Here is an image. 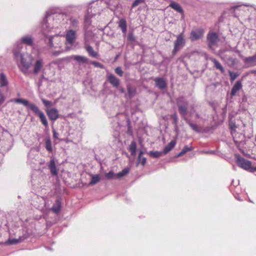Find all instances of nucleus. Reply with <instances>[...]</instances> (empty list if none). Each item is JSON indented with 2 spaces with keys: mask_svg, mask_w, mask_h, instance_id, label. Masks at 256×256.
I'll return each mask as SVG.
<instances>
[{
  "mask_svg": "<svg viewBox=\"0 0 256 256\" xmlns=\"http://www.w3.org/2000/svg\"><path fill=\"white\" fill-rule=\"evenodd\" d=\"M20 48H16L14 50V58L16 60L18 66L20 70L24 74L30 73V70L32 66L34 58L29 54H21L20 50Z\"/></svg>",
  "mask_w": 256,
  "mask_h": 256,
  "instance_id": "nucleus-1",
  "label": "nucleus"
},
{
  "mask_svg": "<svg viewBox=\"0 0 256 256\" xmlns=\"http://www.w3.org/2000/svg\"><path fill=\"white\" fill-rule=\"evenodd\" d=\"M185 43L184 32H182L176 36V40L174 42V48L172 52V54L174 55L178 51L182 48L184 46Z\"/></svg>",
  "mask_w": 256,
  "mask_h": 256,
  "instance_id": "nucleus-2",
  "label": "nucleus"
},
{
  "mask_svg": "<svg viewBox=\"0 0 256 256\" xmlns=\"http://www.w3.org/2000/svg\"><path fill=\"white\" fill-rule=\"evenodd\" d=\"M32 110L40 118L42 124L45 126H48V122L46 118L44 113L40 110L36 106H32Z\"/></svg>",
  "mask_w": 256,
  "mask_h": 256,
  "instance_id": "nucleus-3",
  "label": "nucleus"
},
{
  "mask_svg": "<svg viewBox=\"0 0 256 256\" xmlns=\"http://www.w3.org/2000/svg\"><path fill=\"white\" fill-rule=\"evenodd\" d=\"M48 44L50 48H60L62 45L60 38L58 36H50Z\"/></svg>",
  "mask_w": 256,
  "mask_h": 256,
  "instance_id": "nucleus-4",
  "label": "nucleus"
},
{
  "mask_svg": "<svg viewBox=\"0 0 256 256\" xmlns=\"http://www.w3.org/2000/svg\"><path fill=\"white\" fill-rule=\"evenodd\" d=\"M177 103L180 112L183 116L184 120H185V118H186V115L187 113L188 103L186 101L184 100L182 98L178 99Z\"/></svg>",
  "mask_w": 256,
  "mask_h": 256,
  "instance_id": "nucleus-5",
  "label": "nucleus"
},
{
  "mask_svg": "<svg viewBox=\"0 0 256 256\" xmlns=\"http://www.w3.org/2000/svg\"><path fill=\"white\" fill-rule=\"evenodd\" d=\"M76 38V32L74 30H70L68 31L66 35L67 50H69L71 48V46L74 42Z\"/></svg>",
  "mask_w": 256,
  "mask_h": 256,
  "instance_id": "nucleus-6",
  "label": "nucleus"
},
{
  "mask_svg": "<svg viewBox=\"0 0 256 256\" xmlns=\"http://www.w3.org/2000/svg\"><path fill=\"white\" fill-rule=\"evenodd\" d=\"M236 163L242 168L248 170L251 168V162L239 156H236Z\"/></svg>",
  "mask_w": 256,
  "mask_h": 256,
  "instance_id": "nucleus-7",
  "label": "nucleus"
},
{
  "mask_svg": "<svg viewBox=\"0 0 256 256\" xmlns=\"http://www.w3.org/2000/svg\"><path fill=\"white\" fill-rule=\"evenodd\" d=\"M45 110L50 120H52L54 121L60 117L58 111L56 108H47Z\"/></svg>",
  "mask_w": 256,
  "mask_h": 256,
  "instance_id": "nucleus-8",
  "label": "nucleus"
},
{
  "mask_svg": "<svg viewBox=\"0 0 256 256\" xmlns=\"http://www.w3.org/2000/svg\"><path fill=\"white\" fill-rule=\"evenodd\" d=\"M44 62L42 58L37 59L34 65L33 72L38 74L44 70Z\"/></svg>",
  "mask_w": 256,
  "mask_h": 256,
  "instance_id": "nucleus-9",
  "label": "nucleus"
},
{
  "mask_svg": "<svg viewBox=\"0 0 256 256\" xmlns=\"http://www.w3.org/2000/svg\"><path fill=\"white\" fill-rule=\"evenodd\" d=\"M203 35L204 30L202 28H198L192 31L190 38L192 41H194L200 38Z\"/></svg>",
  "mask_w": 256,
  "mask_h": 256,
  "instance_id": "nucleus-10",
  "label": "nucleus"
},
{
  "mask_svg": "<svg viewBox=\"0 0 256 256\" xmlns=\"http://www.w3.org/2000/svg\"><path fill=\"white\" fill-rule=\"evenodd\" d=\"M207 39L210 47L216 44L219 40L217 34L214 32H209L207 36Z\"/></svg>",
  "mask_w": 256,
  "mask_h": 256,
  "instance_id": "nucleus-11",
  "label": "nucleus"
},
{
  "mask_svg": "<svg viewBox=\"0 0 256 256\" xmlns=\"http://www.w3.org/2000/svg\"><path fill=\"white\" fill-rule=\"evenodd\" d=\"M244 62L249 66H256V54L252 56L244 58Z\"/></svg>",
  "mask_w": 256,
  "mask_h": 256,
  "instance_id": "nucleus-12",
  "label": "nucleus"
},
{
  "mask_svg": "<svg viewBox=\"0 0 256 256\" xmlns=\"http://www.w3.org/2000/svg\"><path fill=\"white\" fill-rule=\"evenodd\" d=\"M108 82L113 86L118 88L119 86L120 80L114 74H108Z\"/></svg>",
  "mask_w": 256,
  "mask_h": 256,
  "instance_id": "nucleus-13",
  "label": "nucleus"
},
{
  "mask_svg": "<svg viewBox=\"0 0 256 256\" xmlns=\"http://www.w3.org/2000/svg\"><path fill=\"white\" fill-rule=\"evenodd\" d=\"M21 42L24 44L31 46L33 44L34 40L32 36L27 35L21 38Z\"/></svg>",
  "mask_w": 256,
  "mask_h": 256,
  "instance_id": "nucleus-14",
  "label": "nucleus"
},
{
  "mask_svg": "<svg viewBox=\"0 0 256 256\" xmlns=\"http://www.w3.org/2000/svg\"><path fill=\"white\" fill-rule=\"evenodd\" d=\"M14 102L16 103L22 104L24 106L28 108H29L31 110H32V106H36L35 104H33L29 103L28 100H24V99H22V98H16L14 100Z\"/></svg>",
  "mask_w": 256,
  "mask_h": 256,
  "instance_id": "nucleus-15",
  "label": "nucleus"
},
{
  "mask_svg": "<svg viewBox=\"0 0 256 256\" xmlns=\"http://www.w3.org/2000/svg\"><path fill=\"white\" fill-rule=\"evenodd\" d=\"M49 168L50 172L54 176H56L58 174V170L56 166V162L54 159H52L50 162Z\"/></svg>",
  "mask_w": 256,
  "mask_h": 256,
  "instance_id": "nucleus-16",
  "label": "nucleus"
},
{
  "mask_svg": "<svg viewBox=\"0 0 256 256\" xmlns=\"http://www.w3.org/2000/svg\"><path fill=\"white\" fill-rule=\"evenodd\" d=\"M242 88V84L240 81H237L234 86L232 87L231 90V94L232 96H235L236 93L240 90Z\"/></svg>",
  "mask_w": 256,
  "mask_h": 256,
  "instance_id": "nucleus-17",
  "label": "nucleus"
},
{
  "mask_svg": "<svg viewBox=\"0 0 256 256\" xmlns=\"http://www.w3.org/2000/svg\"><path fill=\"white\" fill-rule=\"evenodd\" d=\"M176 140H172L166 146L163 150V154H166L170 150H171L176 146Z\"/></svg>",
  "mask_w": 256,
  "mask_h": 256,
  "instance_id": "nucleus-18",
  "label": "nucleus"
},
{
  "mask_svg": "<svg viewBox=\"0 0 256 256\" xmlns=\"http://www.w3.org/2000/svg\"><path fill=\"white\" fill-rule=\"evenodd\" d=\"M156 86L160 89H163L166 87V82L162 78H157L155 79Z\"/></svg>",
  "mask_w": 256,
  "mask_h": 256,
  "instance_id": "nucleus-19",
  "label": "nucleus"
},
{
  "mask_svg": "<svg viewBox=\"0 0 256 256\" xmlns=\"http://www.w3.org/2000/svg\"><path fill=\"white\" fill-rule=\"evenodd\" d=\"M72 58L76 60L80 64L87 62L88 61V60L86 58L78 55L72 56Z\"/></svg>",
  "mask_w": 256,
  "mask_h": 256,
  "instance_id": "nucleus-20",
  "label": "nucleus"
},
{
  "mask_svg": "<svg viewBox=\"0 0 256 256\" xmlns=\"http://www.w3.org/2000/svg\"><path fill=\"white\" fill-rule=\"evenodd\" d=\"M119 27L121 28L124 36H126L127 30V25L126 21L124 19H121L119 22Z\"/></svg>",
  "mask_w": 256,
  "mask_h": 256,
  "instance_id": "nucleus-21",
  "label": "nucleus"
},
{
  "mask_svg": "<svg viewBox=\"0 0 256 256\" xmlns=\"http://www.w3.org/2000/svg\"><path fill=\"white\" fill-rule=\"evenodd\" d=\"M85 48L90 56L94 58H96L98 56V53L94 50L93 48L91 46L86 44Z\"/></svg>",
  "mask_w": 256,
  "mask_h": 256,
  "instance_id": "nucleus-22",
  "label": "nucleus"
},
{
  "mask_svg": "<svg viewBox=\"0 0 256 256\" xmlns=\"http://www.w3.org/2000/svg\"><path fill=\"white\" fill-rule=\"evenodd\" d=\"M170 6L173 9H174V10H176V11H177L180 13L182 14L183 12L182 9L181 8V6H180V5L176 2H172L170 4Z\"/></svg>",
  "mask_w": 256,
  "mask_h": 256,
  "instance_id": "nucleus-23",
  "label": "nucleus"
},
{
  "mask_svg": "<svg viewBox=\"0 0 256 256\" xmlns=\"http://www.w3.org/2000/svg\"><path fill=\"white\" fill-rule=\"evenodd\" d=\"M136 142H132L130 146L129 150L132 156H135L136 153Z\"/></svg>",
  "mask_w": 256,
  "mask_h": 256,
  "instance_id": "nucleus-24",
  "label": "nucleus"
},
{
  "mask_svg": "<svg viewBox=\"0 0 256 256\" xmlns=\"http://www.w3.org/2000/svg\"><path fill=\"white\" fill-rule=\"evenodd\" d=\"M8 81L6 76L3 74H0V86L3 87L6 86Z\"/></svg>",
  "mask_w": 256,
  "mask_h": 256,
  "instance_id": "nucleus-25",
  "label": "nucleus"
},
{
  "mask_svg": "<svg viewBox=\"0 0 256 256\" xmlns=\"http://www.w3.org/2000/svg\"><path fill=\"white\" fill-rule=\"evenodd\" d=\"M212 62L214 64L215 67L220 70L222 72H224V68L220 64L216 59L212 58Z\"/></svg>",
  "mask_w": 256,
  "mask_h": 256,
  "instance_id": "nucleus-26",
  "label": "nucleus"
},
{
  "mask_svg": "<svg viewBox=\"0 0 256 256\" xmlns=\"http://www.w3.org/2000/svg\"><path fill=\"white\" fill-rule=\"evenodd\" d=\"M192 150V146L188 147V146H186L182 150L177 154L176 156L179 157V156H182L184 154H186V152L190 151Z\"/></svg>",
  "mask_w": 256,
  "mask_h": 256,
  "instance_id": "nucleus-27",
  "label": "nucleus"
},
{
  "mask_svg": "<svg viewBox=\"0 0 256 256\" xmlns=\"http://www.w3.org/2000/svg\"><path fill=\"white\" fill-rule=\"evenodd\" d=\"M60 209V203L59 200H56V204L53 206L52 210L55 213H58Z\"/></svg>",
  "mask_w": 256,
  "mask_h": 256,
  "instance_id": "nucleus-28",
  "label": "nucleus"
},
{
  "mask_svg": "<svg viewBox=\"0 0 256 256\" xmlns=\"http://www.w3.org/2000/svg\"><path fill=\"white\" fill-rule=\"evenodd\" d=\"M129 172V169L128 168H124L122 171L117 173L116 174V178H120L124 176L126 174H128Z\"/></svg>",
  "mask_w": 256,
  "mask_h": 256,
  "instance_id": "nucleus-29",
  "label": "nucleus"
},
{
  "mask_svg": "<svg viewBox=\"0 0 256 256\" xmlns=\"http://www.w3.org/2000/svg\"><path fill=\"white\" fill-rule=\"evenodd\" d=\"M100 181V178L98 175H92V180L89 185H94Z\"/></svg>",
  "mask_w": 256,
  "mask_h": 256,
  "instance_id": "nucleus-30",
  "label": "nucleus"
},
{
  "mask_svg": "<svg viewBox=\"0 0 256 256\" xmlns=\"http://www.w3.org/2000/svg\"><path fill=\"white\" fill-rule=\"evenodd\" d=\"M128 89V96L129 98H131L132 97L136 92V90L132 88L130 86H128L127 87Z\"/></svg>",
  "mask_w": 256,
  "mask_h": 256,
  "instance_id": "nucleus-31",
  "label": "nucleus"
},
{
  "mask_svg": "<svg viewBox=\"0 0 256 256\" xmlns=\"http://www.w3.org/2000/svg\"><path fill=\"white\" fill-rule=\"evenodd\" d=\"M186 122L189 124V126H190V128L196 132H198L199 130L196 124L192 123L190 122L189 120H188L187 118H185L184 120Z\"/></svg>",
  "mask_w": 256,
  "mask_h": 256,
  "instance_id": "nucleus-32",
  "label": "nucleus"
},
{
  "mask_svg": "<svg viewBox=\"0 0 256 256\" xmlns=\"http://www.w3.org/2000/svg\"><path fill=\"white\" fill-rule=\"evenodd\" d=\"M41 100H42V102H43L44 106L46 108L51 107V106H53L54 105V104H55V103L54 104L52 102L46 100L43 98H42L41 99Z\"/></svg>",
  "mask_w": 256,
  "mask_h": 256,
  "instance_id": "nucleus-33",
  "label": "nucleus"
},
{
  "mask_svg": "<svg viewBox=\"0 0 256 256\" xmlns=\"http://www.w3.org/2000/svg\"><path fill=\"white\" fill-rule=\"evenodd\" d=\"M162 154H163V152H158V151L150 152V156H152L154 158H158V157L160 156Z\"/></svg>",
  "mask_w": 256,
  "mask_h": 256,
  "instance_id": "nucleus-34",
  "label": "nucleus"
},
{
  "mask_svg": "<svg viewBox=\"0 0 256 256\" xmlns=\"http://www.w3.org/2000/svg\"><path fill=\"white\" fill-rule=\"evenodd\" d=\"M143 152L142 151L140 152V154L138 157V160L142 166H144L146 162V158L144 157L141 156Z\"/></svg>",
  "mask_w": 256,
  "mask_h": 256,
  "instance_id": "nucleus-35",
  "label": "nucleus"
},
{
  "mask_svg": "<svg viewBox=\"0 0 256 256\" xmlns=\"http://www.w3.org/2000/svg\"><path fill=\"white\" fill-rule=\"evenodd\" d=\"M90 16L88 14H87L85 16L84 26V28L85 30H86V29L87 28L86 27L90 24Z\"/></svg>",
  "mask_w": 256,
  "mask_h": 256,
  "instance_id": "nucleus-36",
  "label": "nucleus"
},
{
  "mask_svg": "<svg viewBox=\"0 0 256 256\" xmlns=\"http://www.w3.org/2000/svg\"><path fill=\"white\" fill-rule=\"evenodd\" d=\"M229 74L232 82L234 81L239 75L238 74L232 72L231 71H229Z\"/></svg>",
  "mask_w": 256,
  "mask_h": 256,
  "instance_id": "nucleus-37",
  "label": "nucleus"
},
{
  "mask_svg": "<svg viewBox=\"0 0 256 256\" xmlns=\"http://www.w3.org/2000/svg\"><path fill=\"white\" fill-rule=\"evenodd\" d=\"M105 176L108 179H112L114 178V176H116V174H114L113 172L111 171L108 173H106Z\"/></svg>",
  "mask_w": 256,
  "mask_h": 256,
  "instance_id": "nucleus-38",
  "label": "nucleus"
},
{
  "mask_svg": "<svg viewBox=\"0 0 256 256\" xmlns=\"http://www.w3.org/2000/svg\"><path fill=\"white\" fill-rule=\"evenodd\" d=\"M42 28L44 30V35H46L47 32L49 31H51V30L48 28V26H47L46 24H44L42 25Z\"/></svg>",
  "mask_w": 256,
  "mask_h": 256,
  "instance_id": "nucleus-39",
  "label": "nucleus"
},
{
  "mask_svg": "<svg viewBox=\"0 0 256 256\" xmlns=\"http://www.w3.org/2000/svg\"><path fill=\"white\" fill-rule=\"evenodd\" d=\"M90 64H93L94 66L100 68H104L103 66L100 62H96V61H92L90 62Z\"/></svg>",
  "mask_w": 256,
  "mask_h": 256,
  "instance_id": "nucleus-40",
  "label": "nucleus"
},
{
  "mask_svg": "<svg viewBox=\"0 0 256 256\" xmlns=\"http://www.w3.org/2000/svg\"><path fill=\"white\" fill-rule=\"evenodd\" d=\"M115 72L116 74H118V75H119L120 76H122L123 73H124L121 68H120V67L116 68L115 70Z\"/></svg>",
  "mask_w": 256,
  "mask_h": 256,
  "instance_id": "nucleus-41",
  "label": "nucleus"
},
{
  "mask_svg": "<svg viewBox=\"0 0 256 256\" xmlns=\"http://www.w3.org/2000/svg\"><path fill=\"white\" fill-rule=\"evenodd\" d=\"M128 40L132 42H133L135 40V38L132 32H130L128 34Z\"/></svg>",
  "mask_w": 256,
  "mask_h": 256,
  "instance_id": "nucleus-42",
  "label": "nucleus"
},
{
  "mask_svg": "<svg viewBox=\"0 0 256 256\" xmlns=\"http://www.w3.org/2000/svg\"><path fill=\"white\" fill-rule=\"evenodd\" d=\"M172 118L174 120V124H176L178 122V118L176 113H174L172 116Z\"/></svg>",
  "mask_w": 256,
  "mask_h": 256,
  "instance_id": "nucleus-43",
  "label": "nucleus"
},
{
  "mask_svg": "<svg viewBox=\"0 0 256 256\" xmlns=\"http://www.w3.org/2000/svg\"><path fill=\"white\" fill-rule=\"evenodd\" d=\"M144 0H135L132 4V7H135L138 5L144 2Z\"/></svg>",
  "mask_w": 256,
  "mask_h": 256,
  "instance_id": "nucleus-44",
  "label": "nucleus"
},
{
  "mask_svg": "<svg viewBox=\"0 0 256 256\" xmlns=\"http://www.w3.org/2000/svg\"><path fill=\"white\" fill-rule=\"evenodd\" d=\"M5 100L4 94L0 90V104H2Z\"/></svg>",
  "mask_w": 256,
  "mask_h": 256,
  "instance_id": "nucleus-45",
  "label": "nucleus"
},
{
  "mask_svg": "<svg viewBox=\"0 0 256 256\" xmlns=\"http://www.w3.org/2000/svg\"><path fill=\"white\" fill-rule=\"evenodd\" d=\"M46 148L47 150H48L50 152H51L52 150L51 144L50 142H46Z\"/></svg>",
  "mask_w": 256,
  "mask_h": 256,
  "instance_id": "nucleus-46",
  "label": "nucleus"
},
{
  "mask_svg": "<svg viewBox=\"0 0 256 256\" xmlns=\"http://www.w3.org/2000/svg\"><path fill=\"white\" fill-rule=\"evenodd\" d=\"M64 52L63 50H58V51H54L52 52V54L54 56H57L59 55L62 52Z\"/></svg>",
  "mask_w": 256,
  "mask_h": 256,
  "instance_id": "nucleus-47",
  "label": "nucleus"
},
{
  "mask_svg": "<svg viewBox=\"0 0 256 256\" xmlns=\"http://www.w3.org/2000/svg\"><path fill=\"white\" fill-rule=\"evenodd\" d=\"M70 21H71V23H72V24L73 26H75L77 25L78 24V20L76 19H73V18H72L70 20Z\"/></svg>",
  "mask_w": 256,
  "mask_h": 256,
  "instance_id": "nucleus-48",
  "label": "nucleus"
},
{
  "mask_svg": "<svg viewBox=\"0 0 256 256\" xmlns=\"http://www.w3.org/2000/svg\"><path fill=\"white\" fill-rule=\"evenodd\" d=\"M53 136L55 138H58V134L56 132L55 130H52Z\"/></svg>",
  "mask_w": 256,
  "mask_h": 256,
  "instance_id": "nucleus-49",
  "label": "nucleus"
},
{
  "mask_svg": "<svg viewBox=\"0 0 256 256\" xmlns=\"http://www.w3.org/2000/svg\"><path fill=\"white\" fill-rule=\"evenodd\" d=\"M18 242V240H10V244H16Z\"/></svg>",
  "mask_w": 256,
  "mask_h": 256,
  "instance_id": "nucleus-50",
  "label": "nucleus"
},
{
  "mask_svg": "<svg viewBox=\"0 0 256 256\" xmlns=\"http://www.w3.org/2000/svg\"><path fill=\"white\" fill-rule=\"evenodd\" d=\"M119 90L122 93H124V90L122 88H120Z\"/></svg>",
  "mask_w": 256,
  "mask_h": 256,
  "instance_id": "nucleus-51",
  "label": "nucleus"
},
{
  "mask_svg": "<svg viewBox=\"0 0 256 256\" xmlns=\"http://www.w3.org/2000/svg\"><path fill=\"white\" fill-rule=\"evenodd\" d=\"M205 153L212 154H214V152L213 151L206 152H205Z\"/></svg>",
  "mask_w": 256,
  "mask_h": 256,
  "instance_id": "nucleus-52",
  "label": "nucleus"
},
{
  "mask_svg": "<svg viewBox=\"0 0 256 256\" xmlns=\"http://www.w3.org/2000/svg\"><path fill=\"white\" fill-rule=\"evenodd\" d=\"M238 8H239V6H234V7H233V8H234V10H236V9H238Z\"/></svg>",
  "mask_w": 256,
  "mask_h": 256,
  "instance_id": "nucleus-53",
  "label": "nucleus"
},
{
  "mask_svg": "<svg viewBox=\"0 0 256 256\" xmlns=\"http://www.w3.org/2000/svg\"><path fill=\"white\" fill-rule=\"evenodd\" d=\"M90 12V8H88V14H89Z\"/></svg>",
  "mask_w": 256,
  "mask_h": 256,
  "instance_id": "nucleus-54",
  "label": "nucleus"
},
{
  "mask_svg": "<svg viewBox=\"0 0 256 256\" xmlns=\"http://www.w3.org/2000/svg\"><path fill=\"white\" fill-rule=\"evenodd\" d=\"M86 34H86V33H85V37H86ZM85 40H86V38H85Z\"/></svg>",
  "mask_w": 256,
  "mask_h": 256,
  "instance_id": "nucleus-55",
  "label": "nucleus"
}]
</instances>
